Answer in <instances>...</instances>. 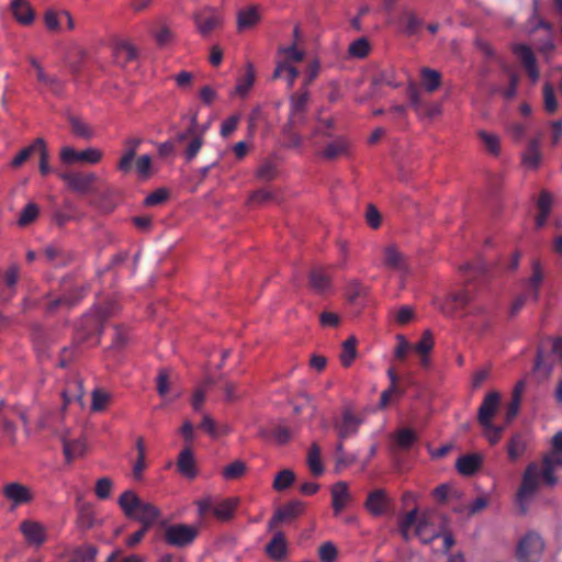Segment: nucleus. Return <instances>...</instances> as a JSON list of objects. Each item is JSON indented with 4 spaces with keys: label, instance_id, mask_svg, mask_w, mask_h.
<instances>
[{
    "label": "nucleus",
    "instance_id": "40",
    "mask_svg": "<svg viewBox=\"0 0 562 562\" xmlns=\"http://www.w3.org/2000/svg\"><path fill=\"white\" fill-rule=\"evenodd\" d=\"M295 481V473L290 469L280 471L273 481V488L276 491H284L290 487Z\"/></svg>",
    "mask_w": 562,
    "mask_h": 562
},
{
    "label": "nucleus",
    "instance_id": "2",
    "mask_svg": "<svg viewBox=\"0 0 562 562\" xmlns=\"http://www.w3.org/2000/svg\"><path fill=\"white\" fill-rule=\"evenodd\" d=\"M116 307L115 302H106L104 306L97 307L93 315L85 316L79 328L78 339L85 341L94 333L101 335L104 322L115 314Z\"/></svg>",
    "mask_w": 562,
    "mask_h": 562
},
{
    "label": "nucleus",
    "instance_id": "14",
    "mask_svg": "<svg viewBox=\"0 0 562 562\" xmlns=\"http://www.w3.org/2000/svg\"><path fill=\"white\" fill-rule=\"evenodd\" d=\"M498 405L499 394L497 392H491L484 397L477 413L480 425L488 426L487 423H492V418L496 414Z\"/></svg>",
    "mask_w": 562,
    "mask_h": 562
},
{
    "label": "nucleus",
    "instance_id": "38",
    "mask_svg": "<svg viewBox=\"0 0 562 562\" xmlns=\"http://www.w3.org/2000/svg\"><path fill=\"white\" fill-rule=\"evenodd\" d=\"M525 449H526V442L522 438V435L521 434L513 435V437L510 438V440L507 445L508 458L512 461L517 460L525 452Z\"/></svg>",
    "mask_w": 562,
    "mask_h": 562
},
{
    "label": "nucleus",
    "instance_id": "23",
    "mask_svg": "<svg viewBox=\"0 0 562 562\" xmlns=\"http://www.w3.org/2000/svg\"><path fill=\"white\" fill-rule=\"evenodd\" d=\"M482 465V458L479 454H464L456 462V468L462 475H473Z\"/></svg>",
    "mask_w": 562,
    "mask_h": 562
},
{
    "label": "nucleus",
    "instance_id": "50",
    "mask_svg": "<svg viewBox=\"0 0 562 562\" xmlns=\"http://www.w3.org/2000/svg\"><path fill=\"white\" fill-rule=\"evenodd\" d=\"M97 552V548L93 546L78 548L75 550L74 557L70 562H93Z\"/></svg>",
    "mask_w": 562,
    "mask_h": 562
},
{
    "label": "nucleus",
    "instance_id": "27",
    "mask_svg": "<svg viewBox=\"0 0 562 562\" xmlns=\"http://www.w3.org/2000/svg\"><path fill=\"white\" fill-rule=\"evenodd\" d=\"M307 467L313 476L318 477L324 473V465L321 460V447L313 442L307 451Z\"/></svg>",
    "mask_w": 562,
    "mask_h": 562
},
{
    "label": "nucleus",
    "instance_id": "41",
    "mask_svg": "<svg viewBox=\"0 0 562 562\" xmlns=\"http://www.w3.org/2000/svg\"><path fill=\"white\" fill-rule=\"evenodd\" d=\"M69 123L71 125L72 133L78 137L90 139L93 136V130L91 128V126L81 121L80 119L70 116Z\"/></svg>",
    "mask_w": 562,
    "mask_h": 562
},
{
    "label": "nucleus",
    "instance_id": "20",
    "mask_svg": "<svg viewBox=\"0 0 562 562\" xmlns=\"http://www.w3.org/2000/svg\"><path fill=\"white\" fill-rule=\"evenodd\" d=\"M331 505L334 508L335 515H339L341 510L346 507L351 496L349 493V488L346 482H337L331 487Z\"/></svg>",
    "mask_w": 562,
    "mask_h": 562
},
{
    "label": "nucleus",
    "instance_id": "34",
    "mask_svg": "<svg viewBox=\"0 0 562 562\" xmlns=\"http://www.w3.org/2000/svg\"><path fill=\"white\" fill-rule=\"evenodd\" d=\"M357 339L355 336L349 337L342 342V350L340 353V361L345 368L351 366L352 361L357 357Z\"/></svg>",
    "mask_w": 562,
    "mask_h": 562
},
{
    "label": "nucleus",
    "instance_id": "53",
    "mask_svg": "<svg viewBox=\"0 0 562 562\" xmlns=\"http://www.w3.org/2000/svg\"><path fill=\"white\" fill-rule=\"evenodd\" d=\"M109 394L105 393L102 390L95 389L92 392V403H91V409L93 412H102L105 409L106 404L109 402Z\"/></svg>",
    "mask_w": 562,
    "mask_h": 562
},
{
    "label": "nucleus",
    "instance_id": "21",
    "mask_svg": "<svg viewBox=\"0 0 562 562\" xmlns=\"http://www.w3.org/2000/svg\"><path fill=\"white\" fill-rule=\"evenodd\" d=\"M177 467L179 472L189 477L192 479L195 476V461L193 457V452L190 447H186L178 457L177 460Z\"/></svg>",
    "mask_w": 562,
    "mask_h": 562
},
{
    "label": "nucleus",
    "instance_id": "17",
    "mask_svg": "<svg viewBox=\"0 0 562 562\" xmlns=\"http://www.w3.org/2000/svg\"><path fill=\"white\" fill-rule=\"evenodd\" d=\"M32 338L35 345L40 361L49 358L47 352L48 345L52 341L49 333L40 324L32 326Z\"/></svg>",
    "mask_w": 562,
    "mask_h": 562
},
{
    "label": "nucleus",
    "instance_id": "60",
    "mask_svg": "<svg viewBox=\"0 0 562 562\" xmlns=\"http://www.w3.org/2000/svg\"><path fill=\"white\" fill-rule=\"evenodd\" d=\"M102 158V151L97 148H87L79 151L78 161L98 164Z\"/></svg>",
    "mask_w": 562,
    "mask_h": 562
},
{
    "label": "nucleus",
    "instance_id": "57",
    "mask_svg": "<svg viewBox=\"0 0 562 562\" xmlns=\"http://www.w3.org/2000/svg\"><path fill=\"white\" fill-rule=\"evenodd\" d=\"M59 13L53 9H47L44 13V23L48 31L58 32L60 30Z\"/></svg>",
    "mask_w": 562,
    "mask_h": 562
},
{
    "label": "nucleus",
    "instance_id": "6",
    "mask_svg": "<svg viewBox=\"0 0 562 562\" xmlns=\"http://www.w3.org/2000/svg\"><path fill=\"white\" fill-rule=\"evenodd\" d=\"M436 514L430 510L419 513L417 510L414 521L415 536L424 543H429L440 536L439 530L435 528Z\"/></svg>",
    "mask_w": 562,
    "mask_h": 562
},
{
    "label": "nucleus",
    "instance_id": "29",
    "mask_svg": "<svg viewBox=\"0 0 562 562\" xmlns=\"http://www.w3.org/2000/svg\"><path fill=\"white\" fill-rule=\"evenodd\" d=\"M311 93L308 89L302 88L297 92L290 95V112H307Z\"/></svg>",
    "mask_w": 562,
    "mask_h": 562
},
{
    "label": "nucleus",
    "instance_id": "10",
    "mask_svg": "<svg viewBox=\"0 0 562 562\" xmlns=\"http://www.w3.org/2000/svg\"><path fill=\"white\" fill-rule=\"evenodd\" d=\"M304 510V503L300 501H292L276 512L271 520L269 521L268 529L272 531L281 522H290L296 519Z\"/></svg>",
    "mask_w": 562,
    "mask_h": 562
},
{
    "label": "nucleus",
    "instance_id": "36",
    "mask_svg": "<svg viewBox=\"0 0 562 562\" xmlns=\"http://www.w3.org/2000/svg\"><path fill=\"white\" fill-rule=\"evenodd\" d=\"M63 450L67 462H71L76 457L83 453L85 446L79 440H68L65 436L61 438Z\"/></svg>",
    "mask_w": 562,
    "mask_h": 562
},
{
    "label": "nucleus",
    "instance_id": "52",
    "mask_svg": "<svg viewBox=\"0 0 562 562\" xmlns=\"http://www.w3.org/2000/svg\"><path fill=\"white\" fill-rule=\"evenodd\" d=\"M434 347V338L430 330H425L420 340L414 346V350L422 356L428 355Z\"/></svg>",
    "mask_w": 562,
    "mask_h": 562
},
{
    "label": "nucleus",
    "instance_id": "62",
    "mask_svg": "<svg viewBox=\"0 0 562 562\" xmlns=\"http://www.w3.org/2000/svg\"><path fill=\"white\" fill-rule=\"evenodd\" d=\"M157 392L160 396H166L169 391V372L167 369H160L156 379Z\"/></svg>",
    "mask_w": 562,
    "mask_h": 562
},
{
    "label": "nucleus",
    "instance_id": "12",
    "mask_svg": "<svg viewBox=\"0 0 562 562\" xmlns=\"http://www.w3.org/2000/svg\"><path fill=\"white\" fill-rule=\"evenodd\" d=\"M361 420L357 418L349 408H345L342 412V419H336L334 422V427L338 432L339 439L344 440L357 432Z\"/></svg>",
    "mask_w": 562,
    "mask_h": 562
},
{
    "label": "nucleus",
    "instance_id": "11",
    "mask_svg": "<svg viewBox=\"0 0 562 562\" xmlns=\"http://www.w3.org/2000/svg\"><path fill=\"white\" fill-rule=\"evenodd\" d=\"M20 531L24 536L26 542L31 546L40 547L46 541L44 526L35 520L26 519L21 522Z\"/></svg>",
    "mask_w": 562,
    "mask_h": 562
},
{
    "label": "nucleus",
    "instance_id": "58",
    "mask_svg": "<svg viewBox=\"0 0 562 562\" xmlns=\"http://www.w3.org/2000/svg\"><path fill=\"white\" fill-rule=\"evenodd\" d=\"M277 196L273 192L271 191H267L265 189H259V190H256L254 191L249 199H248V203H258V204H261V203H265V202H268V201H276Z\"/></svg>",
    "mask_w": 562,
    "mask_h": 562
},
{
    "label": "nucleus",
    "instance_id": "25",
    "mask_svg": "<svg viewBox=\"0 0 562 562\" xmlns=\"http://www.w3.org/2000/svg\"><path fill=\"white\" fill-rule=\"evenodd\" d=\"M541 161L540 140L531 139L526 151L522 154V162L526 167L537 169Z\"/></svg>",
    "mask_w": 562,
    "mask_h": 562
},
{
    "label": "nucleus",
    "instance_id": "33",
    "mask_svg": "<svg viewBox=\"0 0 562 562\" xmlns=\"http://www.w3.org/2000/svg\"><path fill=\"white\" fill-rule=\"evenodd\" d=\"M205 127H202L200 131L196 130V132L192 135L190 138L186 150H184V157L188 161L192 160L198 153L200 151L203 143H204V134Z\"/></svg>",
    "mask_w": 562,
    "mask_h": 562
},
{
    "label": "nucleus",
    "instance_id": "37",
    "mask_svg": "<svg viewBox=\"0 0 562 562\" xmlns=\"http://www.w3.org/2000/svg\"><path fill=\"white\" fill-rule=\"evenodd\" d=\"M417 508L412 509L398 519V531L404 541L411 540V528L414 527Z\"/></svg>",
    "mask_w": 562,
    "mask_h": 562
},
{
    "label": "nucleus",
    "instance_id": "35",
    "mask_svg": "<svg viewBox=\"0 0 562 562\" xmlns=\"http://www.w3.org/2000/svg\"><path fill=\"white\" fill-rule=\"evenodd\" d=\"M395 443L402 450H408L417 440V435L409 428H401L396 431Z\"/></svg>",
    "mask_w": 562,
    "mask_h": 562
},
{
    "label": "nucleus",
    "instance_id": "1",
    "mask_svg": "<svg viewBox=\"0 0 562 562\" xmlns=\"http://www.w3.org/2000/svg\"><path fill=\"white\" fill-rule=\"evenodd\" d=\"M117 503L126 517L139 521L147 528H150L160 516L155 505L144 502L131 490L125 491Z\"/></svg>",
    "mask_w": 562,
    "mask_h": 562
},
{
    "label": "nucleus",
    "instance_id": "31",
    "mask_svg": "<svg viewBox=\"0 0 562 562\" xmlns=\"http://www.w3.org/2000/svg\"><path fill=\"white\" fill-rule=\"evenodd\" d=\"M77 524L81 529H90L95 524L94 513L92 507L88 503H81L78 505V519Z\"/></svg>",
    "mask_w": 562,
    "mask_h": 562
},
{
    "label": "nucleus",
    "instance_id": "9",
    "mask_svg": "<svg viewBox=\"0 0 562 562\" xmlns=\"http://www.w3.org/2000/svg\"><path fill=\"white\" fill-rule=\"evenodd\" d=\"M364 507L372 516L379 517L390 512L392 498L389 497L385 490H374L369 493Z\"/></svg>",
    "mask_w": 562,
    "mask_h": 562
},
{
    "label": "nucleus",
    "instance_id": "24",
    "mask_svg": "<svg viewBox=\"0 0 562 562\" xmlns=\"http://www.w3.org/2000/svg\"><path fill=\"white\" fill-rule=\"evenodd\" d=\"M260 21L257 7L241 9L237 13V29L244 31L254 27Z\"/></svg>",
    "mask_w": 562,
    "mask_h": 562
},
{
    "label": "nucleus",
    "instance_id": "18",
    "mask_svg": "<svg viewBox=\"0 0 562 562\" xmlns=\"http://www.w3.org/2000/svg\"><path fill=\"white\" fill-rule=\"evenodd\" d=\"M10 10L20 24L31 25L34 22L35 12L26 0H12Z\"/></svg>",
    "mask_w": 562,
    "mask_h": 562
},
{
    "label": "nucleus",
    "instance_id": "46",
    "mask_svg": "<svg viewBox=\"0 0 562 562\" xmlns=\"http://www.w3.org/2000/svg\"><path fill=\"white\" fill-rule=\"evenodd\" d=\"M255 82V70L252 64L247 65V70L245 76L239 80L236 86V93L240 95L247 94L248 90L252 87Z\"/></svg>",
    "mask_w": 562,
    "mask_h": 562
},
{
    "label": "nucleus",
    "instance_id": "44",
    "mask_svg": "<svg viewBox=\"0 0 562 562\" xmlns=\"http://www.w3.org/2000/svg\"><path fill=\"white\" fill-rule=\"evenodd\" d=\"M346 149L347 142L344 138H337L324 148L323 156L327 159H335L339 155L345 154Z\"/></svg>",
    "mask_w": 562,
    "mask_h": 562
},
{
    "label": "nucleus",
    "instance_id": "15",
    "mask_svg": "<svg viewBox=\"0 0 562 562\" xmlns=\"http://www.w3.org/2000/svg\"><path fill=\"white\" fill-rule=\"evenodd\" d=\"M113 55L116 64L124 66L126 63L137 58V48L125 40H115L113 43Z\"/></svg>",
    "mask_w": 562,
    "mask_h": 562
},
{
    "label": "nucleus",
    "instance_id": "7",
    "mask_svg": "<svg viewBox=\"0 0 562 562\" xmlns=\"http://www.w3.org/2000/svg\"><path fill=\"white\" fill-rule=\"evenodd\" d=\"M192 18L199 33L203 37H207L212 32L220 29L223 23L221 14L211 7L195 11Z\"/></svg>",
    "mask_w": 562,
    "mask_h": 562
},
{
    "label": "nucleus",
    "instance_id": "13",
    "mask_svg": "<svg viewBox=\"0 0 562 562\" xmlns=\"http://www.w3.org/2000/svg\"><path fill=\"white\" fill-rule=\"evenodd\" d=\"M538 477H539V470L536 464L528 465L524 479L522 484L519 488V492L517 494L518 501L520 505L522 506L524 499L530 497L538 487Z\"/></svg>",
    "mask_w": 562,
    "mask_h": 562
},
{
    "label": "nucleus",
    "instance_id": "5",
    "mask_svg": "<svg viewBox=\"0 0 562 562\" xmlns=\"http://www.w3.org/2000/svg\"><path fill=\"white\" fill-rule=\"evenodd\" d=\"M58 176L66 182L71 191L78 194L86 195L94 192L93 184L97 180V176L92 172L65 171L59 172Z\"/></svg>",
    "mask_w": 562,
    "mask_h": 562
},
{
    "label": "nucleus",
    "instance_id": "49",
    "mask_svg": "<svg viewBox=\"0 0 562 562\" xmlns=\"http://www.w3.org/2000/svg\"><path fill=\"white\" fill-rule=\"evenodd\" d=\"M395 71L394 69L381 70L372 78V86L378 87L382 83H385L390 87L397 88L400 85L395 82Z\"/></svg>",
    "mask_w": 562,
    "mask_h": 562
},
{
    "label": "nucleus",
    "instance_id": "19",
    "mask_svg": "<svg viewBox=\"0 0 562 562\" xmlns=\"http://www.w3.org/2000/svg\"><path fill=\"white\" fill-rule=\"evenodd\" d=\"M308 285L318 294L325 293L331 286V280L323 267H315L308 273Z\"/></svg>",
    "mask_w": 562,
    "mask_h": 562
},
{
    "label": "nucleus",
    "instance_id": "47",
    "mask_svg": "<svg viewBox=\"0 0 562 562\" xmlns=\"http://www.w3.org/2000/svg\"><path fill=\"white\" fill-rule=\"evenodd\" d=\"M38 206L37 204L31 202L29 203L22 211L18 221V224L22 227L30 225L33 223L38 216Z\"/></svg>",
    "mask_w": 562,
    "mask_h": 562
},
{
    "label": "nucleus",
    "instance_id": "64",
    "mask_svg": "<svg viewBox=\"0 0 562 562\" xmlns=\"http://www.w3.org/2000/svg\"><path fill=\"white\" fill-rule=\"evenodd\" d=\"M319 558L323 562H335L337 549L331 542H325L319 548Z\"/></svg>",
    "mask_w": 562,
    "mask_h": 562
},
{
    "label": "nucleus",
    "instance_id": "55",
    "mask_svg": "<svg viewBox=\"0 0 562 562\" xmlns=\"http://www.w3.org/2000/svg\"><path fill=\"white\" fill-rule=\"evenodd\" d=\"M543 99L546 111L548 113H553L558 108V102L555 99L554 90L549 83H546L543 87Z\"/></svg>",
    "mask_w": 562,
    "mask_h": 562
},
{
    "label": "nucleus",
    "instance_id": "48",
    "mask_svg": "<svg viewBox=\"0 0 562 562\" xmlns=\"http://www.w3.org/2000/svg\"><path fill=\"white\" fill-rule=\"evenodd\" d=\"M246 472V464L240 460H236L223 469V476L226 480H236L241 477Z\"/></svg>",
    "mask_w": 562,
    "mask_h": 562
},
{
    "label": "nucleus",
    "instance_id": "54",
    "mask_svg": "<svg viewBox=\"0 0 562 562\" xmlns=\"http://www.w3.org/2000/svg\"><path fill=\"white\" fill-rule=\"evenodd\" d=\"M37 149L35 140L27 147L23 148L11 161V167L20 168Z\"/></svg>",
    "mask_w": 562,
    "mask_h": 562
},
{
    "label": "nucleus",
    "instance_id": "3",
    "mask_svg": "<svg viewBox=\"0 0 562 562\" xmlns=\"http://www.w3.org/2000/svg\"><path fill=\"white\" fill-rule=\"evenodd\" d=\"M543 549L544 542L541 537L530 531L518 541L515 555L518 562H538Z\"/></svg>",
    "mask_w": 562,
    "mask_h": 562
},
{
    "label": "nucleus",
    "instance_id": "63",
    "mask_svg": "<svg viewBox=\"0 0 562 562\" xmlns=\"http://www.w3.org/2000/svg\"><path fill=\"white\" fill-rule=\"evenodd\" d=\"M451 301L453 303V310L463 308L472 301V295L468 290H462L453 293L451 295Z\"/></svg>",
    "mask_w": 562,
    "mask_h": 562
},
{
    "label": "nucleus",
    "instance_id": "45",
    "mask_svg": "<svg viewBox=\"0 0 562 562\" xmlns=\"http://www.w3.org/2000/svg\"><path fill=\"white\" fill-rule=\"evenodd\" d=\"M37 80L48 87L55 94H60L63 91V82L56 76L47 75L44 69H40V74L36 75Z\"/></svg>",
    "mask_w": 562,
    "mask_h": 562
},
{
    "label": "nucleus",
    "instance_id": "30",
    "mask_svg": "<svg viewBox=\"0 0 562 562\" xmlns=\"http://www.w3.org/2000/svg\"><path fill=\"white\" fill-rule=\"evenodd\" d=\"M47 260L55 266H65L71 261L72 256L70 252L56 246H48L45 249Z\"/></svg>",
    "mask_w": 562,
    "mask_h": 562
},
{
    "label": "nucleus",
    "instance_id": "61",
    "mask_svg": "<svg viewBox=\"0 0 562 562\" xmlns=\"http://www.w3.org/2000/svg\"><path fill=\"white\" fill-rule=\"evenodd\" d=\"M480 136L485 144L486 149L492 155H498L499 153V139L496 135L488 134L486 132H480Z\"/></svg>",
    "mask_w": 562,
    "mask_h": 562
},
{
    "label": "nucleus",
    "instance_id": "51",
    "mask_svg": "<svg viewBox=\"0 0 562 562\" xmlns=\"http://www.w3.org/2000/svg\"><path fill=\"white\" fill-rule=\"evenodd\" d=\"M370 44L367 38L361 37L352 42L349 46V54L353 57L363 58L369 54Z\"/></svg>",
    "mask_w": 562,
    "mask_h": 562
},
{
    "label": "nucleus",
    "instance_id": "16",
    "mask_svg": "<svg viewBox=\"0 0 562 562\" xmlns=\"http://www.w3.org/2000/svg\"><path fill=\"white\" fill-rule=\"evenodd\" d=\"M384 265L393 270L401 272H408V265L406 257L402 254L395 245H389L383 249Z\"/></svg>",
    "mask_w": 562,
    "mask_h": 562
},
{
    "label": "nucleus",
    "instance_id": "22",
    "mask_svg": "<svg viewBox=\"0 0 562 562\" xmlns=\"http://www.w3.org/2000/svg\"><path fill=\"white\" fill-rule=\"evenodd\" d=\"M267 554L276 560L281 561L286 553L285 537L282 531H277L270 542L266 547Z\"/></svg>",
    "mask_w": 562,
    "mask_h": 562
},
{
    "label": "nucleus",
    "instance_id": "32",
    "mask_svg": "<svg viewBox=\"0 0 562 562\" xmlns=\"http://www.w3.org/2000/svg\"><path fill=\"white\" fill-rule=\"evenodd\" d=\"M422 81L425 89L432 93L441 85V75L439 71L426 67L422 69Z\"/></svg>",
    "mask_w": 562,
    "mask_h": 562
},
{
    "label": "nucleus",
    "instance_id": "39",
    "mask_svg": "<svg viewBox=\"0 0 562 562\" xmlns=\"http://www.w3.org/2000/svg\"><path fill=\"white\" fill-rule=\"evenodd\" d=\"M281 135L283 138L282 146L285 148H299L302 146L303 138L302 136L293 128L289 126L281 127Z\"/></svg>",
    "mask_w": 562,
    "mask_h": 562
},
{
    "label": "nucleus",
    "instance_id": "4",
    "mask_svg": "<svg viewBox=\"0 0 562 562\" xmlns=\"http://www.w3.org/2000/svg\"><path fill=\"white\" fill-rule=\"evenodd\" d=\"M199 533V528L191 525L175 524L165 530V540L168 544L184 548L191 544Z\"/></svg>",
    "mask_w": 562,
    "mask_h": 562
},
{
    "label": "nucleus",
    "instance_id": "28",
    "mask_svg": "<svg viewBox=\"0 0 562 562\" xmlns=\"http://www.w3.org/2000/svg\"><path fill=\"white\" fill-rule=\"evenodd\" d=\"M238 503L239 499L237 497L226 498L214 506L213 514L220 520H229L233 517Z\"/></svg>",
    "mask_w": 562,
    "mask_h": 562
},
{
    "label": "nucleus",
    "instance_id": "56",
    "mask_svg": "<svg viewBox=\"0 0 562 562\" xmlns=\"http://www.w3.org/2000/svg\"><path fill=\"white\" fill-rule=\"evenodd\" d=\"M533 370L541 373L543 376H548L552 370V363L546 360L543 351L540 348L537 352Z\"/></svg>",
    "mask_w": 562,
    "mask_h": 562
},
{
    "label": "nucleus",
    "instance_id": "8",
    "mask_svg": "<svg viewBox=\"0 0 562 562\" xmlns=\"http://www.w3.org/2000/svg\"><path fill=\"white\" fill-rule=\"evenodd\" d=\"M2 494L11 502L10 510H14L20 505L29 504L34 498L32 490L19 482L5 484L2 488Z\"/></svg>",
    "mask_w": 562,
    "mask_h": 562
},
{
    "label": "nucleus",
    "instance_id": "42",
    "mask_svg": "<svg viewBox=\"0 0 562 562\" xmlns=\"http://www.w3.org/2000/svg\"><path fill=\"white\" fill-rule=\"evenodd\" d=\"M278 176L277 166L270 160L263 161L256 170V177L261 181H272Z\"/></svg>",
    "mask_w": 562,
    "mask_h": 562
},
{
    "label": "nucleus",
    "instance_id": "59",
    "mask_svg": "<svg viewBox=\"0 0 562 562\" xmlns=\"http://www.w3.org/2000/svg\"><path fill=\"white\" fill-rule=\"evenodd\" d=\"M153 35H154L156 43L159 47L167 46L173 40L172 31L166 25L161 26V29L159 31L154 32Z\"/></svg>",
    "mask_w": 562,
    "mask_h": 562
},
{
    "label": "nucleus",
    "instance_id": "43",
    "mask_svg": "<svg viewBox=\"0 0 562 562\" xmlns=\"http://www.w3.org/2000/svg\"><path fill=\"white\" fill-rule=\"evenodd\" d=\"M35 146H37L36 151L40 154V172L43 176H47L50 172V167L48 165V151L46 148V143L43 138L35 139Z\"/></svg>",
    "mask_w": 562,
    "mask_h": 562
},
{
    "label": "nucleus",
    "instance_id": "26",
    "mask_svg": "<svg viewBox=\"0 0 562 562\" xmlns=\"http://www.w3.org/2000/svg\"><path fill=\"white\" fill-rule=\"evenodd\" d=\"M94 199L90 201V204L97 206L102 212H110L114 207L112 198L114 196V189L105 188L104 190H94Z\"/></svg>",
    "mask_w": 562,
    "mask_h": 562
}]
</instances>
